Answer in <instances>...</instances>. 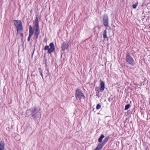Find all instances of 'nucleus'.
Returning a JSON list of instances; mask_svg holds the SVG:
<instances>
[{
  "instance_id": "obj_1",
  "label": "nucleus",
  "mask_w": 150,
  "mask_h": 150,
  "mask_svg": "<svg viewBox=\"0 0 150 150\" xmlns=\"http://www.w3.org/2000/svg\"><path fill=\"white\" fill-rule=\"evenodd\" d=\"M40 109V108L38 111L36 110L35 107L31 108L28 109L26 112V115L28 116H31L33 117V119L36 120L38 118H40L41 117V113L39 112Z\"/></svg>"
},
{
  "instance_id": "obj_2",
  "label": "nucleus",
  "mask_w": 150,
  "mask_h": 150,
  "mask_svg": "<svg viewBox=\"0 0 150 150\" xmlns=\"http://www.w3.org/2000/svg\"><path fill=\"white\" fill-rule=\"evenodd\" d=\"M33 24V28L35 30L34 37L36 39H37L40 33L39 21L37 17L35 18V20L34 21Z\"/></svg>"
},
{
  "instance_id": "obj_3",
  "label": "nucleus",
  "mask_w": 150,
  "mask_h": 150,
  "mask_svg": "<svg viewBox=\"0 0 150 150\" xmlns=\"http://www.w3.org/2000/svg\"><path fill=\"white\" fill-rule=\"evenodd\" d=\"M14 23L17 28V33L23 31V28L22 22L20 20H15L14 21Z\"/></svg>"
},
{
  "instance_id": "obj_4",
  "label": "nucleus",
  "mask_w": 150,
  "mask_h": 150,
  "mask_svg": "<svg viewBox=\"0 0 150 150\" xmlns=\"http://www.w3.org/2000/svg\"><path fill=\"white\" fill-rule=\"evenodd\" d=\"M75 97L77 100H81L82 98H85V96L81 90L77 88L76 90Z\"/></svg>"
},
{
  "instance_id": "obj_5",
  "label": "nucleus",
  "mask_w": 150,
  "mask_h": 150,
  "mask_svg": "<svg viewBox=\"0 0 150 150\" xmlns=\"http://www.w3.org/2000/svg\"><path fill=\"white\" fill-rule=\"evenodd\" d=\"M126 61L129 64L133 65L135 64V62L133 57H132L129 53L127 52L126 56Z\"/></svg>"
},
{
  "instance_id": "obj_6",
  "label": "nucleus",
  "mask_w": 150,
  "mask_h": 150,
  "mask_svg": "<svg viewBox=\"0 0 150 150\" xmlns=\"http://www.w3.org/2000/svg\"><path fill=\"white\" fill-rule=\"evenodd\" d=\"M45 50H47L48 53L51 54V53L54 52L55 50V47L53 43L51 42L49 44V46H46L44 48Z\"/></svg>"
},
{
  "instance_id": "obj_7",
  "label": "nucleus",
  "mask_w": 150,
  "mask_h": 150,
  "mask_svg": "<svg viewBox=\"0 0 150 150\" xmlns=\"http://www.w3.org/2000/svg\"><path fill=\"white\" fill-rule=\"evenodd\" d=\"M100 89H99V87L98 86L96 87L95 88V91H96V93H99L100 91L101 92H103L104 90L105 89V86L104 82L102 81L101 80H100Z\"/></svg>"
},
{
  "instance_id": "obj_8",
  "label": "nucleus",
  "mask_w": 150,
  "mask_h": 150,
  "mask_svg": "<svg viewBox=\"0 0 150 150\" xmlns=\"http://www.w3.org/2000/svg\"><path fill=\"white\" fill-rule=\"evenodd\" d=\"M103 24L106 28L108 26L109 19L108 16L107 14L104 15L103 17Z\"/></svg>"
},
{
  "instance_id": "obj_9",
  "label": "nucleus",
  "mask_w": 150,
  "mask_h": 150,
  "mask_svg": "<svg viewBox=\"0 0 150 150\" xmlns=\"http://www.w3.org/2000/svg\"><path fill=\"white\" fill-rule=\"evenodd\" d=\"M33 33L34 30L31 26L30 25L29 26V34L28 38V41H30V38H31L32 36L33 35Z\"/></svg>"
},
{
  "instance_id": "obj_10",
  "label": "nucleus",
  "mask_w": 150,
  "mask_h": 150,
  "mask_svg": "<svg viewBox=\"0 0 150 150\" xmlns=\"http://www.w3.org/2000/svg\"><path fill=\"white\" fill-rule=\"evenodd\" d=\"M68 47V45L65 42H63L61 45L62 50L64 51Z\"/></svg>"
},
{
  "instance_id": "obj_11",
  "label": "nucleus",
  "mask_w": 150,
  "mask_h": 150,
  "mask_svg": "<svg viewBox=\"0 0 150 150\" xmlns=\"http://www.w3.org/2000/svg\"><path fill=\"white\" fill-rule=\"evenodd\" d=\"M5 143L4 141H0V150H4Z\"/></svg>"
},
{
  "instance_id": "obj_12",
  "label": "nucleus",
  "mask_w": 150,
  "mask_h": 150,
  "mask_svg": "<svg viewBox=\"0 0 150 150\" xmlns=\"http://www.w3.org/2000/svg\"><path fill=\"white\" fill-rule=\"evenodd\" d=\"M104 145L102 143H101L99 144L96 147L95 150H100L103 147Z\"/></svg>"
},
{
  "instance_id": "obj_13",
  "label": "nucleus",
  "mask_w": 150,
  "mask_h": 150,
  "mask_svg": "<svg viewBox=\"0 0 150 150\" xmlns=\"http://www.w3.org/2000/svg\"><path fill=\"white\" fill-rule=\"evenodd\" d=\"M107 28H106L105 30L104 31L103 33V38L104 39H105L106 38H107Z\"/></svg>"
},
{
  "instance_id": "obj_14",
  "label": "nucleus",
  "mask_w": 150,
  "mask_h": 150,
  "mask_svg": "<svg viewBox=\"0 0 150 150\" xmlns=\"http://www.w3.org/2000/svg\"><path fill=\"white\" fill-rule=\"evenodd\" d=\"M110 137L109 136L106 137L103 140V142L102 143L105 145L106 143L107 142L109 139Z\"/></svg>"
},
{
  "instance_id": "obj_15",
  "label": "nucleus",
  "mask_w": 150,
  "mask_h": 150,
  "mask_svg": "<svg viewBox=\"0 0 150 150\" xmlns=\"http://www.w3.org/2000/svg\"><path fill=\"white\" fill-rule=\"evenodd\" d=\"M104 136L103 134L101 135L100 137L98 139V141L100 143H101L102 142L103 139L104 137Z\"/></svg>"
},
{
  "instance_id": "obj_16",
  "label": "nucleus",
  "mask_w": 150,
  "mask_h": 150,
  "mask_svg": "<svg viewBox=\"0 0 150 150\" xmlns=\"http://www.w3.org/2000/svg\"><path fill=\"white\" fill-rule=\"evenodd\" d=\"M38 70H39V72L41 76L42 79H43L44 78H43V75L42 74L43 70L41 68H39Z\"/></svg>"
},
{
  "instance_id": "obj_17",
  "label": "nucleus",
  "mask_w": 150,
  "mask_h": 150,
  "mask_svg": "<svg viewBox=\"0 0 150 150\" xmlns=\"http://www.w3.org/2000/svg\"><path fill=\"white\" fill-rule=\"evenodd\" d=\"M138 4L137 1V3L135 4H133L132 5V7L133 8L135 9L136 8Z\"/></svg>"
},
{
  "instance_id": "obj_18",
  "label": "nucleus",
  "mask_w": 150,
  "mask_h": 150,
  "mask_svg": "<svg viewBox=\"0 0 150 150\" xmlns=\"http://www.w3.org/2000/svg\"><path fill=\"white\" fill-rule=\"evenodd\" d=\"M130 105L129 104H128L126 105L125 107V110H127L129 109V108L130 107Z\"/></svg>"
},
{
  "instance_id": "obj_19",
  "label": "nucleus",
  "mask_w": 150,
  "mask_h": 150,
  "mask_svg": "<svg viewBox=\"0 0 150 150\" xmlns=\"http://www.w3.org/2000/svg\"><path fill=\"white\" fill-rule=\"evenodd\" d=\"M101 107V105L99 104H98L96 107L97 109H99Z\"/></svg>"
},
{
  "instance_id": "obj_20",
  "label": "nucleus",
  "mask_w": 150,
  "mask_h": 150,
  "mask_svg": "<svg viewBox=\"0 0 150 150\" xmlns=\"http://www.w3.org/2000/svg\"><path fill=\"white\" fill-rule=\"evenodd\" d=\"M34 51H33V53H32V57H33V54H34Z\"/></svg>"
}]
</instances>
